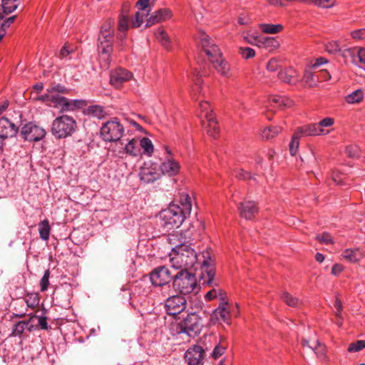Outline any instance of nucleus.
I'll return each instance as SVG.
<instances>
[{"mask_svg":"<svg viewBox=\"0 0 365 365\" xmlns=\"http://www.w3.org/2000/svg\"><path fill=\"white\" fill-rule=\"evenodd\" d=\"M191 210V197L187 192L180 193L178 200L160 212L161 225L169 230L179 227L190 215Z\"/></svg>","mask_w":365,"mask_h":365,"instance_id":"f257e3e1","label":"nucleus"},{"mask_svg":"<svg viewBox=\"0 0 365 365\" xmlns=\"http://www.w3.org/2000/svg\"><path fill=\"white\" fill-rule=\"evenodd\" d=\"M197 39L199 44L209 58L216 71L225 78L231 77L230 64L222 58L218 46L210 36L206 33L200 31L197 35Z\"/></svg>","mask_w":365,"mask_h":365,"instance_id":"f03ea898","label":"nucleus"},{"mask_svg":"<svg viewBox=\"0 0 365 365\" xmlns=\"http://www.w3.org/2000/svg\"><path fill=\"white\" fill-rule=\"evenodd\" d=\"M64 91L65 88L58 85L48 90L46 94L36 99L42 101L49 107L56 108L61 112L76 111L88 106V102L85 100H68L57 93V92L63 93Z\"/></svg>","mask_w":365,"mask_h":365,"instance_id":"7ed1b4c3","label":"nucleus"},{"mask_svg":"<svg viewBox=\"0 0 365 365\" xmlns=\"http://www.w3.org/2000/svg\"><path fill=\"white\" fill-rule=\"evenodd\" d=\"M169 256L171 266L175 269L188 270L194 267L197 262L196 252L185 244L173 247Z\"/></svg>","mask_w":365,"mask_h":365,"instance_id":"20e7f679","label":"nucleus"},{"mask_svg":"<svg viewBox=\"0 0 365 365\" xmlns=\"http://www.w3.org/2000/svg\"><path fill=\"white\" fill-rule=\"evenodd\" d=\"M173 287L181 294H190L197 287L195 275L185 269L180 270L173 275Z\"/></svg>","mask_w":365,"mask_h":365,"instance_id":"39448f33","label":"nucleus"},{"mask_svg":"<svg viewBox=\"0 0 365 365\" xmlns=\"http://www.w3.org/2000/svg\"><path fill=\"white\" fill-rule=\"evenodd\" d=\"M202 328V319L195 312H192L178 323L177 333L185 334L190 337H195L200 333Z\"/></svg>","mask_w":365,"mask_h":365,"instance_id":"423d86ee","label":"nucleus"},{"mask_svg":"<svg viewBox=\"0 0 365 365\" xmlns=\"http://www.w3.org/2000/svg\"><path fill=\"white\" fill-rule=\"evenodd\" d=\"M76 128V123L70 115H59L52 124V133L58 138H66L71 135Z\"/></svg>","mask_w":365,"mask_h":365,"instance_id":"0eeeda50","label":"nucleus"},{"mask_svg":"<svg viewBox=\"0 0 365 365\" xmlns=\"http://www.w3.org/2000/svg\"><path fill=\"white\" fill-rule=\"evenodd\" d=\"M113 36L103 38L98 36V52L100 66L103 69H108L111 62Z\"/></svg>","mask_w":365,"mask_h":365,"instance_id":"6e6552de","label":"nucleus"},{"mask_svg":"<svg viewBox=\"0 0 365 365\" xmlns=\"http://www.w3.org/2000/svg\"><path fill=\"white\" fill-rule=\"evenodd\" d=\"M123 126L115 118L113 120L108 121L101 128V135L104 141L117 142L123 135Z\"/></svg>","mask_w":365,"mask_h":365,"instance_id":"1a4fd4ad","label":"nucleus"},{"mask_svg":"<svg viewBox=\"0 0 365 365\" xmlns=\"http://www.w3.org/2000/svg\"><path fill=\"white\" fill-rule=\"evenodd\" d=\"M202 257L204 259L202 263V272L200 274V280L202 285L207 286H217L215 282V270L211 265V258L208 251L203 252Z\"/></svg>","mask_w":365,"mask_h":365,"instance_id":"9d476101","label":"nucleus"},{"mask_svg":"<svg viewBox=\"0 0 365 365\" xmlns=\"http://www.w3.org/2000/svg\"><path fill=\"white\" fill-rule=\"evenodd\" d=\"M161 175L159 165L152 161L144 163L139 173L140 180L145 184L153 182L160 179Z\"/></svg>","mask_w":365,"mask_h":365,"instance_id":"9b49d317","label":"nucleus"},{"mask_svg":"<svg viewBox=\"0 0 365 365\" xmlns=\"http://www.w3.org/2000/svg\"><path fill=\"white\" fill-rule=\"evenodd\" d=\"M164 307L168 314L177 315L186 309L187 300L182 295H173L167 298Z\"/></svg>","mask_w":365,"mask_h":365,"instance_id":"f8f14e48","label":"nucleus"},{"mask_svg":"<svg viewBox=\"0 0 365 365\" xmlns=\"http://www.w3.org/2000/svg\"><path fill=\"white\" fill-rule=\"evenodd\" d=\"M173 275L165 266H159L150 273V279L155 287H161L173 280Z\"/></svg>","mask_w":365,"mask_h":365,"instance_id":"ddd939ff","label":"nucleus"},{"mask_svg":"<svg viewBox=\"0 0 365 365\" xmlns=\"http://www.w3.org/2000/svg\"><path fill=\"white\" fill-rule=\"evenodd\" d=\"M165 149L166 156L162 163L159 165L161 174L168 175V176H175L180 172V163L174 159L172 151L168 147Z\"/></svg>","mask_w":365,"mask_h":365,"instance_id":"4468645a","label":"nucleus"},{"mask_svg":"<svg viewBox=\"0 0 365 365\" xmlns=\"http://www.w3.org/2000/svg\"><path fill=\"white\" fill-rule=\"evenodd\" d=\"M22 137L29 141H38L46 135L45 130L32 122L25 124L21 130Z\"/></svg>","mask_w":365,"mask_h":365,"instance_id":"2eb2a0df","label":"nucleus"},{"mask_svg":"<svg viewBox=\"0 0 365 365\" xmlns=\"http://www.w3.org/2000/svg\"><path fill=\"white\" fill-rule=\"evenodd\" d=\"M230 317L231 314L228 302L225 297H222L218 307L213 311L211 315V321L214 323L224 322L227 324H230Z\"/></svg>","mask_w":365,"mask_h":365,"instance_id":"dca6fc26","label":"nucleus"},{"mask_svg":"<svg viewBox=\"0 0 365 365\" xmlns=\"http://www.w3.org/2000/svg\"><path fill=\"white\" fill-rule=\"evenodd\" d=\"M133 77V74L128 70L122 68H116L111 71L110 83L115 88H119L123 83L128 81Z\"/></svg>","mask_w":365,"mask_h":365,"instance_id":"f3484780","label":"nucleus"},{"mask_svg":"<svg viewBox=\"0 0 365 365\" xmlns=\"http://www.w3.org/2000/svg\"><path fill=\"white\" fill-rule=\"evenodd\" d=\"M202 126L207 133L215 138L220 132L218 120L215 115H200Z\"/></svg>","mask_w":365,"mask_h":365,"instance_id":"a211bd4d","label":"nucleus"},{"mask_svg":"<svg viewBox=\"0 0 365 365\" xmlns=\"http://www.w3.org/2000/svg\"><path fill=\"white\" fill-rule=\"evenodd\" d=\"M150 0H138L136 6L138 11L135 14V21L132 22L133 27H140L145 21V19L148 16L150 9L148 8Z\"/></svg>","mask_w":365,"mask_h":365,"instance_id":"6ab92c4d","label":"nucleus"},{"mask_svg":"<svg viewBox=\"0 0 365 365\" xmlns=\"http://www.w3.org/2000/svg\"><path fill=\"white\" fill-rule=\"evenodd\" d=\"M173 16L172 11L168 8L160 9L153 14L145 20V26L150 27L155 24L165 21Z\"/></svg>","mask_w":365,"mask_h":365,"instance_id":"aec40b11","label":"nucleus"},{"mask_svg":"<svg viewBox=\"0 0 365 365\" xmlns=\"http://www.w3.org/2000/svg\"><path fill=\"white\" fill-rule=\"evenodd\" d=\"M238 211L242 217L252 220L258 212V207L255 201L247 200L239 204Z\"/></svg>","mask_w":365,"mask_h":365,"instance_id":"412c9836","label":"nucleus"},{"mask_svg":"<svg viewBox=\"0 0 365 365\" xmlns=\"http://www.w3.org/2000/svg\"><path fill=\"white\" fill-rule=\"evenodd\" d=\"M18 126L5 116L0 118V138H12L18 132Z\"/></svg>","mask_w":365,"mask_h":365,"instance_id":"4be33fe9","label":"nucleus"},{"mask_svg":"<svg viewBox=\"0 0 365 365\" xmlns=\"http://www.w3.org/2000/svg\"><path fill=\"white\" fill-rule=\"evenodd\" d=\"M204 350L199 345L189 348L185 354V359L189 365H197L203 359Z\"/></svg>","mask_w":365,"mask_h":365,"instance_id":"5701e85b","label":"nucleus"},{"mask_svg":"<svg viewBox=\"0 0 365 365\" xmlns=\"http://www.w3.org/2000/svg\"><path fill=\"white\" fill-rule=\"evenodd\" d=\"M36 317V316L34 315L26 321H19L15 323L13 326L11 336H21L26 331H31L34 328L31 322Z\"/></svg>","mask_w":365,"mask_h":365,"instance_id":"b1692460","label":"nucleus"},{"mask_svg":"<svg viewBox=\"0 0 365 365\" xmlns=\"http://www.w3.org/2000/svg\"><path fill=\"white\" fill-rule=\"evenodd\" d=\"M268 101L273 107L279 108L281 110L291 108L294 105V102L284 96L271 95L269 96Z\"/></svg>","mask_w":365,"mask_h":365,"instance_id":"393cba45","label":"nucleus"},{"mask_svg":"<svg viewBox=\"0 0 365 365\" xmlns=\"http://www.w3.org/2000/svg\"><path fill=\"white\" fill-rule=\"evenodd\" d=\"M322 130H319L317 123H310L297 128L295 133L301 138L302 136H313L322 135Z\"/></svg>","mask_w":365,"mask_h":365,"instance_id":"a878e982","label":"nucleus"},{"mask_svg":"<svg viewBox=\"0 0 365 365\" xmlns=\"http://www.w3.org/2000/svg\"><path fill=\"white\" fill-rule=\"evenodd\" d=\"M298 72L293 68H287L278 73V78L283 82L294 84L298 81Z\"/></svg>","mask_w":365,"mask_h":365,"instance_id":"bb28decb","label":"nucleus"},{"mask_svg":"<svg viewBox=\"0 0 365 365\" xmlns=\"http://www.w3.org/2000/svg\"><path fill=\"white\" fill-rule=\"evenodd\" d=\"M119 153H125L133 157H138L142 155L141 149L139 146V141L137 139L133 138L130 140L119 151Z\"/></svg>","mask_w":365,"mask_h":365,"instance_id":"cd10ccee","label":"nucleus"},{"mask_svg":"<svg viewBox=\"0 0 365 365\" xmlns=\"http://www.w3.org/2000/svg\"><path fill=\"white\" fill-rule=\"evenodd\" d=\"M126 5H125L123 8L122 13L120 14L118 19V30L120 33L126 32L130 28H134L131 26L133 21L135 19L130 20L128 14H127V8Z\"/></svg>","mask_w":365,"mask_h":365,"instance_id":"c85d7f7f","label":"nucleus"},{"mask_svg":"<svg viewBox=\"0 0 365 365\" xmlns=\"http://www.w3.org/2000/svg\"><path fill=\"white\" fill-rule=\"evenodd\" d=\"M342 257L350 262L356 263L365 257L364 251L359 248L346 249L342 253Z\"/></svg>","mask_w":365,"mask_h":365,"instance_id":"c756f323","label":"nucleus"},{"mask_svg":"<svg viewBox=\"0 0 365 365\" xmlns=\"http://www.w3.org/2000/svg\"><path fill=\"white\" fill-rule=\"evenodd\" d=\"M258 47L273 51L279 47V41L274 37L261 36L258 41Z\"/></svg>","mask_w":365,"mask_h":365,"instance_id":"7c9ffc66","label":"nucleus"},{"mask_svg":"<svg viewBox=\"0 0 365 365\" xmlns=\"http://www.w3.org/2000/svg\"><path fill=\"white\" fill-rule=\"evenodd\" d=\"M360 48L361 47H353L344 49L341 51V56L346 61H350L355 65H358Z\"/></svg>","mask_w":365,"mask_h":365,"instance_id":"2f4dec72","label":"nucleus"},{"mask_svg":"<svg viewBox=\"0 0 365 365\" xmlns=\"http://www.w3.org/2000/svg\"><path fill=\"white\" fill-rule=\"evenodd\" d=\"M114 24H115V21L113 19H107L101 28L99 36H103V38L113 36V35H114V30H113Z\"/></svg>","mask_w":365,"mask_h":365,"instance_id":"473e14b6","label":"nucleus"},{"mask_svg":"<svg viewBox=\"0 0 365 365\" xmlns=\"http://www.w3.org/2000/svg\"><path fill=\"white\" fill-rule=\"evenodd\" d=\"M139 146L140 149L143 150L142 154L145 155L148 157L152 156L154 151V147L152 141L148 138H142L139 140Z\"/></svg>","mask_w":365,"mask_h":365,"instance_id":"72a5a7b5","label":"nucleus"},{"mask_svg":"<svg viewBox=\"0 0 365 365\" xmlns=\"http://www.w3.org/2000/svg\"><path fill=\"white\" fill-rule=\"evenodd\" d=\"M259 28L264 34H276L281 32L284 26L282 24H260Z\"/></svg>","mask_w":365,"mask_h":365,"instance_id":"f704fd0d","label":"nucleus"},{"mask_svg":"<svg viewBox=\"0 0 365 365\" xmlns=\"http://www.w3.org/2000/svg\"><path fill=\"white\" fill-rule=\"evenodd\" d=\"M51 230L48 220H43L38 223V232L41 240L47 241L49 239Z\"/></svg>","mask_w":365,"mask_h":365,"instance_id":"c9c22d12","label":"nucleus"},{"mask_svg":"<svg viewBox=\"0 0 365 365\" xmlns=\"http://www.w3.org/2000/svg\"><path fill=\"white\" fill-rule=\"evenodd\" d=\"M282 130L279 126H270L264 128L262 132V138L264 140H270L276 137Z\"/></svg>","mask_w":365,"mask_h":365,"instance_id":"e433bc0d","label":"nucleus"},{"mask_svg":"<svg viewBox=\"0 0 365 365\" xmlns=\"http://www.w3.org/2000/svg\"><path fill=\"white\" fill-rule=\"evenodd\" d=\"M282 299L289 307H298L301 305L302 301L289 293L284 292L281 296Z\"/></svg>","mask_w":365,"mask_h":365,"instance_id":"4c0bfd02","label":"nucleus"},{"mask_svg":"<svg viewBox=\"0 0 365 365\" xmlns=\"http://www.w3.org/2000/svg\"><path fill=\"white\" fill-rule=\"evenodd\" d=\"M20 4V0H2L3 11L9 14L15 11Z\"/></svg>","mask_w":365,"mask_h":365,"instance_id":"58836bf2","label":"nucleus"},{"mask_svg":"<svg viewBox=\"0 0 365 365\" xmlns=\"http://www.w3.org/2000/svg\"><path fill=\"white\" fill-rule=\"evenodd\" d=\"M364 98L362 90L358 89L346 96V101L348 103L354 104L359 103Z\"/></svg>","mask_w":365,"mask_h":365,"instance_id":"ea45409f","label":"nucleus"},{"mask_svg":"<svg viewBox=\"0 0 365 365\" xmlns=\"http://www.w3.org/2000/svg\"><path fill=\"white\" fill-rule=\"evenodd\" d=\"M156 38L165 48L170 46V38L165 31L163 29H158L155 32Z\"/></svg>","mask_w":365,"mask_h":365,"instance_id":"a19ab883","label":"nucleus"},{"mask_svg":"<svg viewBox=\"0 0 365 365\" xmlns=\"http://www.w3.org/2000/svg\"><path fill=\"white\" fill-rule=\"evenodd\" d=\"M24 301L27 307L34 309L36 307L40 302L39 297L36 293H29L26 295Z\"/></svg>","mask_w":365,"mask_h":365,"instance_id":"79ce46f5","label":"nucleus"},{"mask_svg":"<svg viewBox=\"0 0 365 365\" xmlns=\"http://www.w3.org/2000/svg\"><path fill=\"white\" fill-rule=\"evenodd\" d=\"M326 50L328 53L336 54L338 53H341L343 51L339 41H331L326 44Z\"/></svg>","mask_w":365,"mask_h":365,"instance_id":"37998d69","label":"nucleus"},{"mask_svg":"<svg viewBox=\"0 0 365 365\" xmlns=\"http://www.w3.org/2000/svg\"><path fill=\"white\" fill-rule=\"evenodd\" d=\"M302 81L308 87H313L317 84L314 73L310 69L305 70Z\"/></svg>","mask_w":365,"mask_h":365,"instance_id":"c03bdc74","label":"nucleus"},{"mask_svg":"<svg viewBox=\"0 0 365 365\" xmlns=\"http://www.w3.org/2000/svg\"><path fill=\"white\" fill-rule=\"evenodd\" d=\"M345 152L347 156L351 158H358L361 154L360 148L356 145H347Z\"/></svg>","mask_w":365,"mask_h":365,"instance_id":"a18cd8bd","label":"nucleus"},{"mask_svg":"<svg viewBox=\"0 0 365 365\" xmlns=\"http://www.w3.org/2000/svg\"><path fill=\"white\" fill-rule=\"evenodd\" d=\"M299 138H300V137L298 135V134H297L294 132L292 137L289 145V153L292 155H294L298 150V148H299Z\"/></svg>","mask_w":365,"mask_h":365,"instance_id":"49530a36","label":"nucleus"},{"mask_svg":"<svg viewBox=\"0 0 365 365\" xmlns=\"http://www.w3.org/2000/svg\"><path fill=\"white\" fill-rule=\"evenodd\" d=\"M308 3L322 8H331L336 4V0H308Z\"/></svg>","mask_w":365,"mask_h":365,"instance_id":"de8ad7c7","label":"nucleus"},{"mask_svg":"<svg viewBox=\"0 0 365 365\" xmlns=\"http://www.w3.org/2000/svg\"><path fill=\"white\" fill-rule=\"evenodd\" d=\"M334 120L333 118L327 117L319 121L317 125L319 126V130H322V135H326L329 133L324 128L329 127L333 125Z\"/></svg>","mask_w":365,"mask_h":365,"instance_id":"09e8293b","label":"nucleus"},{"mask_svg":"<svg viewBox=\"0 0 365 365\" xmlns=\"http://www.w3.org/2000/svg\"><path fill=\"white\" fill-rule=\"evenodd\" d=\"M242 36L247 43L257 46L258 41L261 36H255L249 31H245L242 33Z\"/></svg>","mask_w":365,"mask_h":365,"instance_id":"8fccbe9b","label":"nucleus"},{"mask_svg":"<svg viewBox=\"0 0 365 365\" xmlns=\"http://www.w3.org/2000/svg\"><path fill=\"white\" fill-rule=\"evenodd\" d=\"M365 348V340H358L356 342L351 343L349 345L347 351L349 352H357Z\"/></svg>","mask_w":365,"mask_h":365,"instance_id":"3c124183","label":"nucleus"},{"mask_svg":"<svg viewBox=\"0 0 365 365\" xmlns=\"http://www.w3.org/2000/svg\"><path fill=\"white\" fill-rule=\"evenodd\" d=\"M217 296L224 297V293L220 289H212L207 292L205 295V299L207 301H212L215 299Z\"/></svg>","mask_w":365,"mask_h":365,"instance_id":"603ef678","label":"nucleus"},{"mask_svg":"<svg viewBox=\"0 0 365 365\" xmlns=\"http://www.w3.org/2000/svg\"><path fill=\"white\" fill-rule=\"evenodd\" d=\"M49 277H50V271L49 269H46L44 272V274L40 281V287L41 292H45L47 290L49 285Z\"/></svg>","mask_w":365,"mask_h":365,"instance_id":"864d4df0","label":"nucleus"},{"mask_svg":"<svg viewBox=\"0 0 365 365\" xmlns=\"http://www.w3.org/2000/svg\"><path fill=\"white\" fill-rule=\"evenodd\" d=\"M240 53L244 58L248 59L255 56V51L254 49L249 47H241L240 48Z\"/></svg>","mask_w":365,"mask_h":365,"instance_id":"5fc2aeb1","label":"nucleus"},{"mask_svg":"<svg viewBox=\"0 0 365 365\" xmlns=\"http://www.w3.org/2000/svg\"><path fill=\"white\" fill-rule=\"evenodd\" d=\"M316 238L320 242L326 245L334 243L331 236L327 232H324L322 235H318L316 237Z\"/></svg>","mask_w":365,"mask_h":365,"instance_id":"6e6d98bb","label":"nucleus"},{"mask_svg":"<svg viewBox=\"0 0 365 365\" xmlns=\"http://www.w3.org/2000/svg\"><path fill=\"white\" fill-rule=\"evenodd\" d=\"M351 37L356 40H364L365 39V29H360L351 32Z\"/></svg>","mask_w":365,"mask_h":365,"instance_id":"4d7b16f0","label":"nucleus"},{"mask_svg":"<svg viewBox=\"0 0 365 365\" xmlns=\"http://www.w3.org/2000/svg\"><path fill=\"white\" fill-rule=\"evenodd\" d=\"M88 114H101L103 112V107L98 105L88 106Z\"/></svg>","mask_w":365,"mask_h":365,"instance_id":"13d9d810","label":"nucleus"},{"mask_svg":"<svg viewBox=\"0 0 365 365\" xmlns=\"http://www.w3.org/2000/svg\"><path fill=\"white\" fill-rule=\"evenodd\" d=\"M251 21V18L246 13L241 14L238 17V23L241 25H248Z\"/></svg>","mask_w":365,"mask_h":365,"instance_id":"bf43d9fd","label":"nucleus"},{"mask_svg":"<svg viewBox=\"0 0 365 365\" xmlns=\"http://www.w3.org/2000/svg\"><path fill=\"white\" fill-rule=\"evenodd\" d=\"M200 109L202 113L210 114L213 112L211 106L207 101H202L200 103Z\"/></svg>","mask_w":365,"mask_h":365,"instance_id":"052dcab7","label":"nucleus"},{"mask_svg":"<svg viewBox=\"0 0 365 365\" xmlns=\"http://www.w3.org/2000/svg\"><path fill=\"white\" fill-rule=\"evenodd\" d=\"M279 67V63L276 59H271L267 64V69L270 72H275Z\"/></svg>","mask_w":365,"mask_h":365,"instance_id":"680f3d73","label":"nucleus"},{"mask_svg":"<svg viewBox=\"0 0 365 365\" xmlns=\"http://www.w3.org/2000/svg\"><path fill=\"white\" fill-rule=\"evenodd\" d=\"M225 347L217 345L215 347V349L212 351V356L214 359H217L220 356H221L225 353Z\"/></svg>","mask_w":365,"mask_h":365,"instance_id":"e2e57ef3","label":"nucleus"},{"mask_svg":"<svg viewBox=\"0 0 365 365\" xmlns=\"http://www.w3.org/2000/svg\"><path fill=\"white\" fill-rule=\"evenodd\" d=\"M36 318H38V326L41 329L46 330L48 329V323H47V318L44 316L37 317Z\"/></svg>","mask_w":365,"mask_h":365,"instance_id":"0e129e2a","label":"nucleus"},{"mask_svg":"<svg viewBox=\"0 0 365 365\" xmlns=\"http://www.w3.org/2000/svg\"><path fill=\"white\" fill-rule=\"evenodd\" d=\"M344 270L343 265L340 264H334L331 268V274L337 276Z\"/></svg>","mask_w":365,"mask_h":365,"instance_id":"69168bd1","label":"nucleus"},{"mask_svg":"<svg viewBox=\"0 0 365 365\" xmlns=\"http://www.w3.org/2000/svg\"><path fill=\"white\" fill-rule=\"evenodd\" d=\"M327 63H328V61L326 58H324L323 57H320L315 60V62L312 65V68H318L319 66L326 64Z\"/></svg>","mask_w":365,"mask_h":365,"instance_id":"338daca9","label":"nucleus"},{"mask_svg":"<svg viewBox=\"0 0 365 365\" xmlns=\"http://www.w3.org/2000/svg\"><path fill=\"white\" fill-rule=\"evenodd\" d=\"M359 63L363 64L364 66H365V48H361L359 49L358 64Z\"/></svg>","mask_w":365,"mask_h":365,"instance_id":"774afa93","label":"nucleus"}]
</instances>
